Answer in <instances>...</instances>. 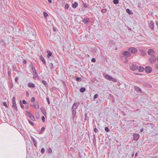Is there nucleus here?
I'll use <instances>...</instances> for the list:
<instances>
[{"label": "nucleus", "mask_w": 158, "mask_h": 158, "mask_svg": "<svg viewBox=\"0 0 158 158\" xmlns=\"http://www.w3.org/2000/svg\"><path fill=\"white\" fill-rule=\"evenodd\" d=\"M45 129V128H44V127H42L41 129V131H44Z\"/></svg>", "instance_id": "56"}, {"label": "nucleus", "mask_w": 158, "mask_h": 158, "mask_svg": "<svg viewBox=\"0 0 158 158\" xmlns=\"http://www.w3.org/2000/svg\"><path fill=\"white\" fill-rule=\"evenodd\" d=\"M76 110H72V113L73 114V118H74L76 114Z\"/></svg>", "instance_id": "17"}, {"label": "nucleus", "mask_w": 158, "mask_h": 158, "mask_svg": "<svg viewBox=\"0 0 158 158\" xmlns=\"http://www.w3.org/2000/svg\"><path fill=\"white\" fill-rule=\"evenodd\" d=\"M86 89L84 87L81 88L80 89V91L81 92L83 93L85 91Z\"/></svg>", "instance_id": "24"}, {"label": "nucleus", "mask_w": 158, "mask_h": 158, "mask_svg": "<svg viewBox=\"0 0 158 158\" xmlns=\"http://www.w3.org/2000/svg\"><path fill=\"white\" fill-rule=\"evenodd\" d=\"M156 24L157 26V27L158 28V23L157 21H156Z\"/></svg>", "instance_id": "61"}, {"label": "nucleus", "mask_w": 158, "mask_h": 158, "mask_svg": "<svg viewBox=\"0 0 158 158\" xmlns=\"http://www.w3.org/2000/svg\"><path fill=\"white\" fill-rule=\"evenodd\" d=\"M22 102L24 104H26L27 103V102L24 100H23Z\"/></svg>", "instance_id": "52"}, {"label": "nucleus", "mask_w": 158, "mask_h": 158, "mask_svg": "<svg viewBox=\"0 0 158 158\" xmlns=\"http://www.w3.org/2000/svg\"><path fill=\"white\" fill-rule=\"evenodd\" d=\"M20 106L23 109L24 108V106L22 104L21 101H20Z\"/></svg>", "instance_id": "41"}, {"label": "nucleus", "mask_w": 158, "mask_h": 158, "mask_svg": "<svg viewBox=\"0 0 158 158\" xmlns=\"http://www.w3.org/2000/svg\"><path fill=\"white\" fill-rule=\"evenodd\" d=\"M31 139H32L33 143H34V146L35 147H37V142L36 140L34 139V138L32 136L31 137Z\"/></svg>", "instance_id": "11"}, {"label": "nucleus", "mask_w": 158, "mask_h": 158, "mask_svg": "<svg viewBox=\"0 0 158 158\" xmlns=\"http://www.w3.org/2000/svg\"><path fill=\"white\" fill-rule=\"evenodd\" d=\"M140 51L141 55L142 56H144L146 54V52L143 50H140Z\"/></svg>", "instance_id": "16"}, {"label": "nucleus", "mask_w": 158, "mask_h": 158, "mask_svg": "<svg viewBox=\"0 0 158 158\" xmlns=\"http://www.w3.org/2000/svg\"><path fill=\"white\" fill-rule=\"evenodd\" d=\"M156 68L158 69V64H156Z\"/></svg>", "instance_id": "60"}, {"label": "nucleus", "mask_w": 158, "mask_h": 158, "mask_svg": "<svg viewBox=\"0 0 158 158\" xmlns=\"http://www.w3.org/2000/svg\"><path fill=\"white\" fill-rule=\"evenodd\" d=\"M93 138H95V135L94 134L93 135Z\"/></svg>", "instance_id": "63"}, {"label": "nucleus", "mask_w": 158, "mask_h": 158, "mask_svg": "<svg viewBox=\"0 0 158 158\" xmlns=\"http://www.w3.org/2000/svg\"><path fill=\"white\" fill-rule=\"evenodd\" d=\"M105 130L106 132H109L110 131V130L109 129V128H108V127H105Z\"/></svg>", "instance_id": "32"}, {"label": "nucleus", "mask_w": 158, "mask_h": 158, "mask_svg": "<svg viewBox=\"0 0 158 158\" xmlns=\"http://www.w3.org/2000/svg\"><path fill=\"white\" fill-rule=\"evenodd\" d=\"M42 82L46 88L48 87V84L45 81L43 80L42 81Z\"/></svg>", "instance_id": "15"}, {"label": "nucleus", "mask_w": 158, "mask_h": 158, "mask_svg": "<svg viewBox=\"0 0 158 158\" xmlns=\"http://www.w3.org/2000/svg\"><path fill=\"white\" fill-rule=\"evenodd\" d=\"M78 5V3L77 2H75L74 3L72 4V7L74 8H76Z\"/></svg>", "instance_id": "19"}, {"label": "nucleus", "mask_w": 158, "mask_h": 158, "mask_svg": "<svg viewBox=\"0 0 158 158\" xmlns=\"http://www.w3.org/2000/svg\"><path fill=\"white\" fill-rule=\"evenodd\" d=\"M152 71V69L151 67L149 66V73H151Z\"/></svg>", "instance_id": "35"}, {"label": "nucleus", "mask_w": 158, "mask_h": 158, "mask_svg": "<svg viewBox=\"0 0 158 158\" xmlns=\"http://www.w3.org/2000/svg\"><path fill=\"white\" fill-rule=\"evenodd\" d=\"M28 121L29 123L31 124V125H32L33 126H34V123L32 122L30 120H28Z\"/></svg>", "instance_id": "34"}, {"label": "nucleus", "mask_w": 158, "mask_h": 158, "mask_svg": "<svg viewBox=\"0 0 158 158\" xmlns=\"http://www.w3.org/2000/svg\"><path fill=\"white\" fill-rule=\"evenodd\" d=\"M94 131L95 133L97 132H98V131L97 129L96 128H94Z\"/></svg>", "instance_id": "50"}, {"label": "nucleus", "mask_w": 158, "mask_h": 158, "mask_svg": "<svg viewBox=\"0 0 158 158\" xmlns=\"http://www.w3.org/2000/svg\"><path fill=\"white\" fill-rule=\"evenodd\" d=\"M11 69L9 68H8V75L9 76H10L11 73L10 72Z\"/></svg>", "instance_id": "23"}, {"label": "nucleus", "mask_w": 158, "mask_h": 158, "mask_svg": "<svg viewBox=\"0 0 158 158\" xmlns=\"http://www.w3.org/2000/svg\"><path fill=\"white\" fill-rule=\"evenodd\" d=\"M89 19L88 18L84 19L83 20L82 22L85 24H86L89 21Z\"/></svg>", "instance_id": "18"}, {"label": "nucleus", "mask_w": 158, "mask_h": 158, "mask_svg": "<svg viewBox=\"0 0 158 158\" xmlns=\"http://www.w3.org/2000/svg\"><path fill=\"white\" fill-rule=\"evenodd\" d=\"M27 63L26 60H24L23 61V63L24 64H26Z\"/></svg>", "instance_id": "55"}, {"label": "nucleus", "mask_w": 158, "mask_h": 158, "mask_svg": "<svg viewBox=\"0 0 158 158\" xmlns=\"http://www.w3.org/2000/svg\"><path fill=\"white\" fill-rule=\"evenodd\" d=\"M130 69L133 71H135L138 69V67L135 65H132L130 66Z\"/></svg>", "instance_id": "5"}, {"label": "nucleus", "mask_w": 158, "mask_h": 158, "mask_svg": "<svg viewBox=\"0 0 158 158\" xmlns=\"http://www.w3.org/2000/svg\"><path fill=\"white\" fill-rule=\"evenodd\" d=\"M110 81H111L114 82H116L117 81V80L114 78L111 77V78H110Z\"/></svg>", "instance_id": "25"}, {"label": "nucleus", "mask_w": 158, "mask_h": 158, "mask_svg": "<svg viewBox=\"0 0 158 158\" xmlns=\"http://www.w3.org/2000/svg\"><path fill=\"white\" fill-rule=\"evenodd\" d=\"M40 59L42 61L44 64H45V60L44 58V57L42 56H41L40 57Z\"/></svg>", "instance_id": "21"}, {"label": "nucleus", "mask_w": 158, "mask_h": 158, "mask_svg": "<svg viewBox=\"0 0 158 158\" xmlns=\"http://www.w3.org/2000/svg\"><path fill=\"white\" fill-rule=\"evenodd\" d=\"M104 77L106 79L110 81L111 76L109 75L108 74H106L105 76Z\"/></svg>", "instance_id": "14"}, {"label": "nucleus", "mask_w": 158, "mask_h": 158, "mask_svg": "<svg viewBox=\"0 0 158 158\" xmlns=\"http://www.w3.org/2000/svg\"><path fill=\"white\" fill-rule=\"evenodd\" d=\"M3 105L5 106L6 107H8V105L5 102H4L3 103Z\"/></svg>", "instance_id": "37"}, {"label": "nucleus", "mask_w": 158, "mask_h": 158, "mask_svg": "<svg viewBox=\"0 0 158 158\" xmlns=\"http://www.w3.org/2000/svg\"><path fill=\"white\" fill-rule=\"evenodd\" d=\"M113 2L114 4H116L118 3L119 1L118 0H113Z\"/></svg>", "instance_id": "33"}, {"label": "nucleus", "mask_w": 158, "mask_h": 158, "mask_svg": "<svg viewBox=\"0 0 158 158\" xmlns=\"http://www.w3.org/2000/svg\"><path fill=\"white\" fill-rule=\"evenodd\" d=\"M145 71L147 73H148V66H146L145 69Z\"/></svg>", "instance_id": "39"}, {"label": "nucleus", "mask_w": 158, "mask_h": 158, "mask_svg": "<svg viewBox=\"0 0 158 158\" xmlns=\"http://www.w3.org/2000/svg\"><path fill=\"white\" fill-rule=\"evenodd\" d=\"M127 28L129 31H131V28H130L129 27H127Z\"/></svg>", "instance_id": "59"}, {"label": "nucleus", "mask_w": 158, "mask_h": 158, "mask_svg": "<svg viewBox=\"0 0 158 158\" xmlns=\"http://www.w3.org/2000/svg\"><path fill=\"white\" fill-rule=\"evenodd\" d=\"M31 102H34L35 101V98L34 97H32L31 99Z\"/></svg>", "instance_id": "44"}, {"label": "nucleus", "mask_w": 158, "mask_h": 158, "mask_svg": "<svg viewBox=\"0 0 158 158\" xmlns=\"http://www.w3.org/2000/svg\"><path fill=\"white\" fill-rule=\"evenodd\" d=\"M135 90L137 91L138 93H141V90L140 88L137 86H135Z\"/></svg>", "instance_id": "12"}, {"label": "nucleus", "mask_w": 158, "mask_h": 158, "mask_svg": "<svg viewBox=\"0 0 158 158\" xmlns=\"http://www.w3.org/2000/svg\"><path fill=\"white\" fill-rule=\"evenodd\" d=\"M126 12L129 14V15H131L132 13H131L130 11V10L129 9H127L126 10Z\"/></svg>", "instance_id": "30"}, {"label": "nucleus", "mask_w": 158, "mask_h": 158, "mask_svg": "<svg viewBox=\"0 0 158 158\" xmlns=\"http://www.w3.org/2000/svg\"><path fill=\"white\" fill-rule=\"evenodd\" d=\"M30 66L31 67V69L32 70L33 73L36 74L35 67L33 65V64L31 63Z\"/></svg>", "instance_id": "10"}, {"label": "nucleus", "mask_w": 158, "mask_h": 158, "mask_svg": "<svg viewBox=\"0 0 158 158\" xmlns=\"http://www.w3.org/2000/svg\"><path fill=\"white\" fill-rule=\"evenodd\" d=\"M18 79V77H16L15 78V82H16L17 84H18V82L17 81Z\"/></svg>", "instance_id": "46"}, {"label": "nucleus", "mask_w": 158, "mask_h": 158, "mask_svg": "<svg viewBox=\"0 0 158 158\" xmlns=\"http://www.w3.org/2000/svg\"><path fill=\"white\" fill-rule=\"evenodd\" d=\"M76 80L78 81H81V77H77Z\"/></svg>", "instance_id": "31"}, {"label": "nucleus", "mask_w": 158, "mask_h": 158, "mask_svg": "<svg viewBox=\"0 0 158 158\" xmlns=\"http://www.w3.org/2000/svg\"><path fill=\"white\" fill-rule=\"evenodd\" d=\"M42 131H41V130L40 131H39V134H42Z\"/></svg>", "instance_id": "64"}, {"label": "nucleus", "mask_w": 158, "mask_h": 158, "mask_svg": "<svg viewBox=\"0 0 158 158\" xmlns=\"http://www.w3.org/2000/svg\"><path fill=\"white\" fill-rule=\"evenodd\" d=\"M79 104V103L78 102L74 103L73 105L72 109L76 110Z\"/></svg>", "instance_id": "7"}, {"label": "nucleus", "mask_w": 158, "mask_h": 158, "mask_svg": "<svg viewBox=\"0 0 158 158\" xmlns=\"http://www.w3.org/2000/svg\"><path fill=\"white\" fill-rule=\"evenodd\" d=\"M50 64L51 65V66H50V68L51 69H53L54 68V65L52 63H51Z\"/></svg>", "instance_id": "49"}, {"label": "nucleus", "mask_w": 158, "mask_h": 158, "mask_svg": "<svg viewBox=\"0 0 158 158\" xmlns=\"http://www.w3.org/2000/svg\"><path fill=\"white\" fill-rule=\"evenodd\" d=\"M48 2L50 3H52V0H48Z\"/></svg>", "instance_id": "57"}, {"label": "nucleus", "mask_w": 158, "mask_h": 158, "mask_svg": "<svg viewBox=\"0 0 158 158\" xmlns=\"http://www.w3.org/2000/svg\"><path fill=\"white\" fill-rule=\"evenodd\" d=\"M139 71L140 72H142L143 71L144 69L143 67H139V68H138Z\"/></svg>", "instance_id": "22"}, {"label": "nucleus", "mask_w": 158, "mask_h": 158, "mask_svg": "<svg viewBox=\"0 0 158 158\" xmlns=\"http://www.w3.org/2000/svg\"><path fill=\"white\" fill-rule=\"evenodd\" d=\"M47 102L49 104H50V102L49 100V99L48 98H47L46 99Z\"/></svg>", "instance_id": "54"}, {"label": "nucleus", "mask_w": 158, "mask_h": 158, "mask_svg": "<svg viewBox=\"0 0 158 158\" xmlns=\"http://www.w3.org/2000/svg\"><path fill=\"white\" fill-rule=\"evenodd\" d=\"M65 8L66 9H68L69 8V5L68 4H66L65 5Z\"/></svg>", "instance_id": "47"}, {"label": "nucleus", "mask_w": 158, "mask_h": 158, "mask_svg": "<svg viewBox=\"0 0 158 158\" xmlns=\"http://www.w3.org/2000/svg\"><path fill=\"white\" fill-rule=\"evenodd\" d=\"M33 106L35 109L37 108L39 109V106L38 103L36 105L35 104Z\"/></svg>", "instance_id": "26"}, {"label": "nucleus", "mask_w": 158, "mask_h": 158, "mask_svg": "<svg viewBox=\"0 0 158 158\" xmlns=\"http://www.w3.org/2000/svg\"><path fill=\"white\" fill-rule=\"evenodd\" d=\"M107 11V9H102V12L103 13H105Z\"/></svg>", "instance_id": "42"}, {"label": "nucleus", "mask_w": 158, "mask_h": 158, "mask_svg": "<svg viewBox=\"0 0 158 158\" xmlns=\"http://www.w3.org/2000/svg\"><path fill=\"white\" fill-rule=\"evenodd\" d=\"M30 118L32 121H35V120L34 117L32 115L30 116Z\"/></svg>", "instance_id": "27"}, {"label": "nucleus", "mask_w": 158, "mask_h": 158, "mask_svg": "<svg viewBox=\"0 0 158 158\" xmlns=\"http://www.w3.org/2000/svg\"><path fill=\"white\" fill-rule=\"evenodd\" d=\"M139 135L138 134L134 133L133 134V138L134 140L137 141L139 138Z\"/></svg>", "instance_id": "8"}, {"label": "nucleus", "mask_w": 158, "mask_h": 158, "mask_svg": "<svg viewBox=\"0 0 158 158\" xmlns=\"http://www.w3.org/2000/svg\"><path fill=\"white\" fill-rule=\"evenodd\" d=\"M137 152H136L135 154V156H136L137 155Z\"/></svg>", "instance_id": "62"}, {"label": "nucleus", "mask_w": 158, "mask_h": 158, "mask_svg": "<svg viewBox=\"0 0 158 158\" xmlns=\"http://www.w3.org/2000/svg\"><path fill=\"white\" fill-rule=\"evenodd\" d=\"M82 2L83 3V5L85 7V8H87L88 7V4H87L86 3H84V2L83 1H82Z\"/></svg>", "instance_id": "29"}, {"label": "nucleus", "mask_w": 158, "mask_h": 158, "mask_svg": "<svg viewBox=\"0 0 158 158\" xmlns=\"http://www.w3.org/2000/svg\"><path fill=\"white\" fill-rule=\"evenodd\" d=\"M26 113L27 115H28V116L29 118L30 116H31L32 115V114L29 111L26 112Z\"/></svg>", "instance_id": "28"}, {"label": "nucleus", "mask_w": 158, "mask_h": 158, "mask_svg": "<svg viewBox=\"0 0 158 158\" xmlns=\"http://www.w3.org/2000/svg\"><path fill=\"white\" fill-rule=\"evenodd\" d=\"M47 52L48 53L47 57L48 58H49L50 56H51L52 55V52L49 50H48Z\"/></svg>", "instance_id": "20"}, {"label": "nucleus", "mask_w": 158, "mask_h": 158, "mask_svg": "<svg viewBox=\"0 0 158 158\" xmlns=\"http://www.w3.org/2000/svg\"><path fill=\"white\" fill-rule=\"evenodd\" d=\"M98 94H95L94 96V97H93L94 99H96V98H97L98 97Z\"/></svg>", "instance_id": "40"}, {"label": "nucleus", "mask_w": 158, "mask_h": 158, "mask_svg": "<svg viewBox=\"0 0 158 158\" xmlns=\"http://www.w3.org/2000/svg\"><path fill=\"white\" fill-rule=\"evenodd\" d=\"M41 152L42 153H43L45 152V149L44 148H42L41 150Z\"/></svg>", "instance_id": "45"}, {"label": "nucleus", "mask_w": 158, "mask_h": 158, "mask_svg": "<svg viewBox=\"0 0 158 158\" xmlns=\"http://www.w3.org/2000/svg\"><path fill=\"white\" fill-rule=\"evenodd\" d=\"M48 152L49 153H52V150L51 148H49L48 149Z\"/></svg>", "instance_id": "43"}, {"label": "nucleus", "mask_w": 158, "mask_h": 158, "mask_svg": "<svg viewBox=\"0 0 158 158\" xmlns=\"http://www.w3.org/2000/svg\"><path fill=\"white\" fill-rule=\"evenodd\" d=\"M42 121L44 123L45 122V117H44V116H43L42 117Z\"/></svg>", "instance_id": "48"}, {"label": "nucleus", "mask_w": 158, "mask_h": 158, "mask_svg": "<svg viewBox=\"0 0 158 158\" xmlns=\"http://www.w3.org/2000/svg\"><path fill=\"white\" fill-rule=\"evenodd\" d=\"M123 55L127 57L131 56V55L129 52L128 51H125L122 53Z\"/></svg>", "instance_id": "4"}, {"label": "nucleus", "mask_w": 158, "mask_h": 158, "mask_svg": "<svg viewBox=\"0 0 158 158\" xmlns=\"http://www.w3.org/2000/svg\"><path fill=\"white\" fill-rule=\"evenodd\" d=\"M40 109L42 112L43 114L45 116H46V115L47 113H46V110H45L44 108V107H40Z\"/></svg>", "instance_id": "9"}, {"label": "nucleus", "mask_w": 158, "mask_h": 158, "mask_svg": "<svg viewBox=\"0 0 158 158\" xmlns=\"http://www.w3.org/2000/svg\"><path fill=\"white\" fill-rule=\"evenodd\" d=\"M149 27L152 30H154V23L152 21H151L150 23H149Z\"/></svg>", "instance_id": "6"}, {"label": "nucleus", "mask_w": 158, "mask_h": 158, "mask_svg": "<svg viewBox=\"0 0 158 158\" xmlns=\"http://www.w3.org/2000/svg\"><path fill=\"white\" fill-rule=\"evenodd\" d=\"M12 106L17 111V108L16 106V102H15V98L13 97L12 98Z\"/></svg>", "instance_id": "3"}, {"label": "nucleus", "mask_w": 158, "mask_h": 158, "mask_svg": "<svg viewBox=\"0 0 158 158\" xmlns=\"http://www.w3.org/2000/svg\"><path fill=\"white\" fill-rule=\"evenodd\" d=\"M43 15L44 17H46L48 15L46 12H43Z\"/></svg>", "instance_id": "36"}, {"label": "nucleus", "mask_w": 158, "mask_h": 158, "mask_svg": "<svg viewBox=\"0 0 158 158\" xmlns=\"http://www.w3.org/2000/svg\"><path fill=\"white\" fill-rule=\"evenodd\" d=\"M127 50L130 53L132 54L136 53L138 52V50L136 48L133 47L130 48L128 49Z\"/></svg>", "instance_id": "2"}, {"label": "nucleus", "mask_w": 158, "mask_h": 158, "mask_svg": "<svg viewBox=\"0 0 158 158\" xmlns=\"http://www.w3.org/2000/svg\"><path fill=\"white\" fill-rule=\"evenodd\" d=\"M155 52L153 49H149V55L151 56L149 58V60L152 64L154 63L156 61V58L155 56Z\"/></svg>", "instance_id": "1"}, {"label": "nucleus", "mask_w": 158, "mask_h": 158, "mask_svg": "<svg viewBox=\"0 0 158 158\" xmlns=\"http://www.w3.org/2000/svg\"><path fill=\"white\" fill-rule=\"evenodd\" d=\"M26 95L27 96H29V94L28 92H26Z\"/></svg>", "instance_id": "58"}, {"label": "nucleus", "mask_w": 158, "mask_h": 158, "mask_svg": "<svg viewBox=\"0 0 158 158\" xmlns=\"http://www.w3.org/2000/svg\"><path fill=\"white\" fill-rule=\"evenodd\" d=\"M91 61H92V62H95L96 61V60L94 58H93L91 59Z\"/></svg>", "instance_id": "51"}, {"label": "nucleus", "mask_w": 158, "mask_h": 158, "mask_svg": "<svg viewBox=\"0 0 158 158\" xmlns=\"http://www.w3.org/2000/svg\"><path fill=\"white\" fill-rule=\"evenodd\" d=\"M152 124H151V123L149 124V127H151V128H153V126H152Z\"/></svg>", "instance_id": "53"}, {"label": "nucleus", "mask_w": 158, "mask_h": 158, "mask_svg": "<svg viewBox=\"0 0 158 158\" xmlns=\"http://www.w3.org/2000/svg\"><path fill=\"white\" fill-rule=\"evenodd\" d=\"M93 142L94 144V145L95 146L96 144V138H93Z\"/></svg>", "instance_id": "38"}, {"label": "nucleus", "mask_w": 158, "mask_h": 158, "mask_svg": "<svg viewBox=\"0 0 158 158\" xmlns=\"http://www.w3.org/2000/svg\"><path fill=\"white\" fill-rule=\"evenodd\" d=\"M28 86L30 88H34L35 85L32 83H29L28 84Z\"/></svg>", "instance_id": "13"}]
</instances>
